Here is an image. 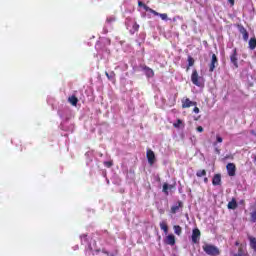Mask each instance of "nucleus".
<instances>
[{
	"label": "nucleus",
	"mask_w": 256,
	"mask_h": 256,
	"mask_svg": "<svg viewBox=\"0 0 256 256\" xmlns=\"http://www.w3.org/2000/svg\"><path fill=\"white\" fill-rule=\"evenodd\" d=\"M203 251H205V253L207 255H210V256H217L219 255V248L213 246V245H210V244H206L203 246Z\"/></svg>",
	"instance_id": "1"
},
{
	"label": "nucleus",
	"mask_w": 256,
	"mask_h": 256,
	"mask_svg": "<svg viewBox=\"0 0 256 256\" xmlns=\"http://www.w3.org/2000/svg\"><path fill=\"white\" fill-rule=\"evenodd\" d=\"M191 81L193 85H196V87H201V85H203V78L199 77L197 70H193L191 75Z\"/></svg>",
	"instance_id": "2"
},
{
	"label": "nucleus",
	"mask_w": 256,
	"mask_h": 256,
	"mask_svg": "<svg viewBox=\"0 0 256 256\" xmlns=\"http://www.w3.org/2000/svg\"><path fill=\"white\" fill-rule=\"evenodd\" d=\"M238 58H237V48H234L232 50V54L230 55V61L231 63H233L234 67H239V63H238Z\"/></svg>",
	"instance_id": "3"
},
{
	"label": "nucleus",
	"mask_w": 256,
	"mask_h": 256,
	"mask_svg": "<svg viewBox=\"0 0 256 256\" xmlns=\"http://www.w3.org/2000/svg\"><path fill=\"white\" fill-rule=\"evenodd\" d=\"M199 239H201V231L195 228L192 231V243H199Z\"/></svg>",
	"instance_id": "4"
},
{
	"label": "nucleus",
	"mask_w": 256,
	"mask_h": 256,
	"mask_svg": "<svg viewBox=\"0 0 256 256\" xmlns=\"http://www.w3.org/2000/svg\"><path fill=\"white\" fill-rule=\"evenodd\" d=\"M226 169L229 177H235V171H237V168L233 163H228Z\"/></svg>",
	"instance_id": "5"
},
{
	"label": "nucleus",
	"mask_w": 256,
	"mask_h": 256,
	"mask_svg": "<svg viewBox=\"0 0 256 256\" xmlns=\"http://www.w3.org/2000/svg\"><path fill=\"white\" fill-rule=\"evenodd\" d=\"M195 105H197V102H193L189 98H185L182 100V108L183 109H187V108L193 107Z\"/></svg>",
	"instance_id": "6"
},
{
	"label": "nucleus",
	"mask_w": 256,
	"mask_h": 256,
	"mask_svg": "<svg viewBox=\"0 0 256 256\" xmlns=\"http://www.w3.org/2000/svg\"><path fill=\"white\" fill-rule=\"evenodd\" d=\"M146 157L148 159L149 165L155 164V152H153V150H147Z\"/></svg>",
	"instance_id": "7"
},
{
	"label": "nucleus",
	"mask_w": 256,
	"mask_h": 256,
	"mask_svg": "<svg viewBox=\"0 0 256 256\" xmlns=\"http://www.w3.org/2000/svg\"><path fill=\"white\" fill-rule=\"evenodd\" d=\"M164 243L171 246L175 245V235L169 234L168 236H166V238L164 239Z\"/></svg>",
	"instance_id": "8"
},
{
	"label": "nucleus",
	"mask_w": 256,
	"mask_h": 256,
	"mask_svg": "<svg viewBox=\"0 0 256 256\" xmlns=\"http://www.w3.org/2000/svg\"><path fill=\"white\" fill-rule=\"evenodd\" d=\"M215 65H217V56L213 54L209 69L210 73H213L215 71Z\"/></svg>",
	"instance_id": "9"
},
{
	"label": "nucleus",
	"mask_w": 256,
	"mask_h": 256,
	"mask_svg": "<svg viewBox=\"0 0 256 256\" xmlns=\"http://www.w3.org/2000/svg\"><path fill=\"white\" fill-rule=\"evenodd\" d=\"M61 129L63 131H69L70 133H73V130L75 129V126H73L72 124L67 125V123H62L61 124Z\"/></svg>",
	"instance_id": "10"
},
{
	"label": "nucleus",
	"mask_w": 256,
	"mask_h": 256,
	"mask_svg": "<svg viewBox=\"0 0 256 256\" xmlns=\"http://www.w3.org/2000/svg\"><path fill=\"white\" fill-rule=\"evenodd\" d=\"M212 185H214V186L221 185V175L220 174L214 175V177L212 179Z\"/></svg>",
	"instance_id": "11"
},
{
	"label": "nucleus",
	"mask_w": 256,
	"mask_h": 256,
	"mask_svg": "<svg viewBox=\"0 0 256 256\" xmlns=\"http://www.w3.org/2000/svg\"><path fill=\"white\" fill-rule=\"evenodd\" d=\"M181 202H178L176 204H174L172 207H171V213L175 214V213H179V209H181Z\"/></svg>",
	"instance_id": "12"
},
{
	"label": "nucleus",
	"mask_w": 256,
	"mask_h": 256,
	"mask_svg": "<svg viewBox=\"0 0 256 256\" xmlns=\"http://www.w3.org/2000/svg\"><path fill=\"white\" fill-rule=\"evenodd\" d=\"M160 229L167 235L169 233V227L165 221L160 222Z\"/></svg>",
	"instance_id": "13"
},
{
	"label": "nucleus",
	"mask_w": 256,
	"mask_h": 256,
	"mask_svg": "<svg viewBox=\"0 0 256 256\" xmlns=\"http://www.w3.org/2000/svg\"><path fill=\"white\" fill-rule=\"evenodd\" d=\"M151 13L153 15H156L157 17H160L162 19V21H167V14H161V13H158L157 11L155 10H151Z\"/></svg>",
	"instance_id": "14"
},
{
	"label": "nucleus",
	"mask_w": 256,
	"mask_h": 256,
	"mask_svg": "<svg viewBox=\"0 0 256 256\" xmlns=\"http://www.w3.org/2000/svg\"><path fill=\"white\" fill-rule=\"evenodd\" d=\"M173 127H175V129H181V127H185V124H183V120L177 119L176 122L173 123Z\"/></svg>",
	"instance_id": "15"
},
{
	"label": "nucleus",
	"mask_w": 256,
	"mask_h": 256,
	"mask_svg": "<svg viewBox=\"0 0 256 256\" xmlns=\"http://www.w3.org/2000/svg\"><path fill=\"white\" fill-rule=\"evenodd\" d=\"M248 45L249 49L253 51L256 48V38H250Z\"/></svg>",
	"instance_id": "16"
},
{
	"label": "nucleus",
	"mask_w": 256,
	"mask_h": 256,
	"mask_svg": "<svg viewBox=\"0 0 256 256\" xmlns=\"http://www.w3.org/2000/svg\"><path fill=\"white\" fill-rule=\"evenodd\" d=\"M249 241H250V247L256 251V238L253 236H249Z\"/></svg>",
	"instance_id": "17"
},
{
	"label": "nucleus",
	"mask_w": 256,
	"mask_h": 256,
	"mask_svg": "<svg viewBox=\"0 0 256 256\" xmlns=\"http://www.w3.org/2000/svg\"><path fill=\"white\" fill-rule=\"evenodd\" d=\"M144 72H145V75H147L148 77H153L154 75L153 69L147 66L144 67Z\"/></svg>",
	"instance_id": "18"
},
{
	"label": "nucleus",
	"mask_w": 256,
	"mask_h": 256,
	"mask_svg": "<svg viewBox=\"0 0 256 256\" xmlns=\"http://www.w3.org/2000/svg\"><path fill=\"white\" fill-rule=\"evenodd\" d=\"M169 189H173V186L165 183L163 185V193H165V195H169Z\"/></svg>",
	"instance_id": "19"
},
{
	"label": "nucleus",
	"mask_w": 256,
	"mask_h": 256,
	"mask_svg": "<svg viewBox=\"0 0 256 256\" xmlns=\"http://www.w3.org/2000/svg\"><path fill=\"white\" fill-rule=\"evenodd\" d=\"M228 209H237V201L235 199H232L228 203Z\"/></svg>",
	"instance_id": "20"
},
{
	"label": "nucleus",
	"mask_w": 256,
	"mask_h": 256,
	"mask_svg": "<svg viewBox=\"0 0 256 256\" xmlns=\"http://www.w3.org/2000/svg\"><path fill=\"white\" fill-rule=\"evenodd\" d=\"M68 101H69V103H71V105H73L75 107L79 100L77 99V97L71 96L68 98Z\"/></svg>",
	"instance_id": "21"
},
{
	"label": "nucleus",
	"mask_w": 256,
	"mask_h": 256,
	"mask_svg": "<svg viewBox=\"0 0 256 256\" xmlns=\"http://www.w3.org/2000/svg\"><path fill=\"white\" fill-rule=\"evenodd\" d=\"M173 229H174V233H175L176 235H181V233H182L181 226L175 225V226L173 227Z\"/></svg>",
	"instance_id": "22"
},
{
	"label": "nucleus",
	"mask_w": 256,
	"mask_h": 256,
	"mask_svg": "<svg viewBox=\"0 0 256 256\" xmlns=\"http://www.w3.org/2000/svg\"><path fill=\"white\" fill-rule=\"evenodd\" d=\"M106 77L110 80L113 81L115 79V72H106Z\"/></svg>",
	"instance_id": "23"
},
{
	"label": "nucleus",
	"mask_w": 256,
	"mask_h": 256,
	"mask_svg": "<svg viewBox=\"0 0 256 256\" xmlns=\"http://www.w3.org/2000/svg\"><path fill=\"white\" fill-rule=\"evenodd\" d=\"M106 23H107V25H111V23H115V16H109L106 19Z\"/></svg>",
	"instance_id": "24"
},
{
	"label": "nucleus",
	"mask_w": 256,
	"mask_h": 256,
	"mask_svg": "<svg viewBox=\"0 0 256 256\" xmlns=\"http://www.w3.org/2000/svg\"><path fill=\"white\" fill-rule=\"evenodd\" d=\"M196 175L197 177H205V175H207V172L205 170H198Z\"/></svg>",
	"instance_id": "25"
},
{
	"label": "nucleus",
	"mask_w": 256,
	"mask_h": 256,
	"mask_svg": "<svg viewBox=\"0 0 256 256\" xmlns=\"http://www.w3.org/2000/svg\"><path fill=\"white\" fill-rule=\"evenodd\" d=\"M80 239H81V243H87V235L83 234L80 236Z\"/></svg>",
	"instance_id": "26"
},
{
	"label": "nucleus",
	"mask_w": 256,
	"mask_h": 256,
	"mask_svg": "<svg viewBox=\"0 0 256 256\" xmlns=\"http://www.w3.org/2000/svg\"><path fill=\"white\" fill-rule=\"evenodd\" d=\"M105 167H113V161H105L104 162Z\"/></svg>",
	"instance_id": "27"
},
{
	"label": "nucleus",
	"mask_w": 256,
	"mask_h": 256,
	"mask_svg": "<svg viewBox=\"0 0 256 256\" xmlns=\"http://www.w3.org/2000/svg\"><path fill=\"white\" fill-rule=\"evenodd\" d=\"M251 219H252V222H253V223L256 222V211H254V212L251 213Z\"/></svg>",
	"instance_id": "28"
},
{
	"label": "nucleus",
	"mask_w": 256,
	"mask_h": 256,
	"mask_svg": "<svg viewBox=\"0 0 256 256\" xmlns=\"http://www.w3.org/2000/svg\"><path fill=\"white\" fill-rule=\"evenodd\" d=\"M243 35V39L244 41H248L249 40V32H245Z\"/></svg>",
	"instance_id": "29"
},
{
	"label": "nucleus",
	"mask_w": 256,
	"mask_h": 256,
	"mask_svg": "<svg viewBox=\"0 0 256 256\" xmlns=\"http://www.w3.org/2000/svg\"><path fill=\"white\" fill-rule=\"evenodd\" d=\"M239 31H240V33L243 35L244 33H247V29H245V27H243V26H241L240 28H239Z\"/></svg>",
	"instance_id": "30"
},
{
	"label": "nucleus",
	"mask_w": 256,
	"mask_h": 256,
	"mask_svg": "<svg viewBox=\"0 0 256 256\" xmlns=\"http://www.w3.org/2000/svg\"><path fill=\"white\" fill-rule=\"evenodd\" d=\"M217 143H223V138L219 135L216 136Z\"/></svg>",
	"instance_id": "31"
},
{
	"label": "nucleus",
	"mask_w": 256,
	"mask_h": 256,
	"mask_svg": "<svg viewBox=\"0 0 256 256\" xmlns=\"http://www.w3.org/2000/svg\"><path fill=\"white\" fill-rule=\"evenodd\" d=\"M142 8H144V11H149L150 13H151V11H153V9H151V8H149L147 5H143V7Z\"/></svg>",
	"instance_id": "32"
},
{
	"label": "nucleus",
	"mask_w": 256,
	"mask_h": 256,
	"mask_svg": "<svg viewBox=\"0 0 256 256\" xmlns=\"http://www.w3.org/2000/svg\"><path fill=\"white\" fill-rule=\"evenodd\" d=\"M133 29H134V31H139V25L138 24H134L133 25Z\"/></svg>",
	"instance_id": "33"
},
{
	"label": "nucleus",
	"mask_w": 256,
	"mask_h": 256,
	"mask_svg": "<svg viewBox=\"0 0 256 256\" xmlns=\"http://www.w3.org/2000/svg\"><path fill=\"white\" fill-rule=\"evenodd\" d=\"M197 131H198V133H203V128L201 126H198Z\"/></svg>",
	"instance_id": "34"
},
{
	"label": "nucleus",
	"mask_w": 256,
	"mask_h": 256,
	"mask_svg": "<svg viewBox=\"0 0 256 256\" xmlns=\"http://www.w3.org/2000/svg\"><path fill=\"white\" fill-rule=\"evenodd\" d=\"M193 111H194V113L198 114L199 113V108L198 107H194Z\"/></svg>",
	"instance_id": "35"
},
{
	"label": "nucleus",
	"mask_w": 256,
	"mask_h": 256,
	"mask_svg": "<svg viewBox=\"0 0 256 256\" xmlns=\"http://www.w3.org/2000/svg\"><path fill=\"white\" fill-rule=\"evenodd\" d=\"M228 3H230V5H235V0H228Z\"/></svg>",
	"instance_id": "36"
},
{
	"label": "nucleus",
	"mask_w": 256,
	"mask_h": 256,
	"mask_svg": "<svg viewBox=\"0 0 256 256\" xmlns=\"http://www.w3.org/2000/svg\"><path fill=\"white\" fill-rule=\"evenodd\" d=\"M138 5H139V7H143V5H145V4L141 1H138Z\"/></svg>",
	"instance_id": "37"
},
{
	"label": "nucleus",
	"mask_w": 256,
	"mask_h": 256,
	"mask_svg": "<svg viewBox=\"0 0 256 256\" xmlns=\"http://www.w3.org/2000/svg\"><path fill=\"white\" fill-rule=\"evenodd\" d=\"M193 66V62H191V58H189V67Z\"/></svg>",
	"instance_id": "38"
},
{
	"label": "nucleus",
	"mask_w": 256,
	"mask_h": 256,
	"mask_svg": "<svg viewBox=\"0 0 256 256\" xmlns=\"http://www.w3.org/2000/svg\"><path fill=\"white\" fill-rule=\"evenodd\" d=\"M251 134L254 135V137H256L255 131H251Z\"/></svg>",
	"instance_id": "39"
},
{
	"label": "nucleus",
	"mask_w": 256,
	"mask_h": 256,
	"mask_svg": "<svg viewBox=\"0 0 256 256\" xmlns=\"http://www.w3.org/2000/svg\"><path fill=\"white\" fill-rule=\"evenodd\" d=\"M209 181L208 178H204V183H207Z\"/></svg>",
	"instance_id": "40"
},
{
	"label": "nucleus",
	"mask_w": 256,
	"mask_h": 256,
	"mask_svg": "<svg viewBox=\"0 0 256 256\" xmlns=\"http://www.w3.org/2000/svg\"><path fill=\"white\" fill-rule=\"evenodd\" d=\"M104 33H107V29L106 28H104Z\"/></svg>",
	"instance_id": "41"
},
{
	"label": "nucleus",
	"mask_w": 256,
	"mask_h": 256,
	"mask_svg": "<svg viewBox=\"0 0 256 256\" xmlns=\"http://www.w3.org/2000/svg\"><path fill=\"white\" fill-rule=\"evenodd\" d=\"M217 146V142H214V147Z\"/></svg>",
	"instance_id": "42"
},
{
	"label": "nucleus",
	"mask_w": 256,
	"mask_h": 256,
	"mask_svg": "<svg viewBox=\"0 0 256 256\" xmlns=\"http://www.w3.org/2000/svg\"><path fill=\"white\" fill-rule=\"evenodd\" d=\"M77 249H79V246H76V247H75V250H77Z\"/></svg>",
	"instance_id": "43"
},
{
	"label": "nucleus",
	"mask_w": 256,
	"mask_h": 256,
	"mask_svg": "<svg viewBox=\"0 0 256 256\" xmlns=\"http://www.w3.org/2000/svg\"><path fill=\"white\" fill-rule=\"evenodd\" d=\"M217 153H219V149H216Z\"/></svg>",
	"instance_id": "44"
}]
</instances>
